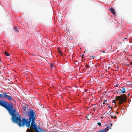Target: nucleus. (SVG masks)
I'll list each match as a JSON object with an SVG mask.
<instances>
[{
	"mask_svg": "<svg viewBox=\"0 0 132 132\" xmlns=\"http://www.w3.org/2000/svg\"><path fill=\"white\" fill-rule=\"evenodd\" d=\"M0 105L5 108L12 116V121L18 124L20 127L26 125L28 127H30L31 122H31H34L36 120L35 112L31 109L29 110L28 105L26 104H23L21 105L23 109L24 110V113L25 114H27L29 117L28 121L24 118H23L22 120H21L20 116L14 108L13 104L12 103L9 104L5 101H0Z\"/></svg>",
	"mask_w": 132,
	"mask_h": 132,
	"instance_id": "obj_1",
	"label": "nucleus"
},
{
	"mask_svg": "<svg viewBox=\"0 0 132 132\" xmlns=\"http://www.w3.org/2000/svg\"><path fill=\"white\" fill-rule=\"evenodd\" d=\"M127 96L123 94L120 96H116V100H119V104H122L123 102H126L127 100L126 98Z\"/></svg>",
	"mask_w": 132,
	"mask_h": 132,
	"instance_id": "obj_2",
	"label": "nucleus"
},
{
	"mask_svg": "<svg viewBox=\"0 0 132 132\" xmlns=\"http://www.w3.org/2000/svg\"><path fill=\"white\" fill-rule=\"evenodd\" d=\"M4 95V98L8 100L9 101H14V98L12 97V96L7 94L6 93L4 92L3 93Z\"/></svg>",
	"mask_w": 132,
	"mask_h": 132,
	"instance_id": "obj_3",
	"label": "nucleus"
},
{
	"mask_svg": "<svg viewBox=\"0 0 132 132\" xmlns=\"http://www.w3.org/2000/svg\"><path fill=\"white\" fill-rule=\"evenodd\" d=\"M109 128H110V129L111 128V127H107L105 128L104 129H102L100 130H99L97 132H107L109 130Z\"/></svg>",
	"mask_w": 132,
	"mask_h": 132,
	"instance_id": "obj_4",
	"label": "nucleus"
},
{
	"mask_svg": "<svg viewBox=\"0 0 132 132\" xmlns=\"http://www.w3.org/2000/svg\"><path fill=\"white\" fill-rule=\"evenodd\" d=\"M110 11L111 12L113 15H115L116 14L115 11L114 9L112 8H111L109 9Z\"/></svg>",
	"mask_w": 132,
	"mask_h": 132,
	"instance_id": "obj_5",
	"label": "nucleus"
},
{
	"mask_svg": "<svg viewBox=\"0 0 132 132\" xmlns=\"http://www.w3.org/2000/svg\"><path fill=\"white\" fill-rule=\"evenodd\" d=\"M4 54L5 55L7 56H9L10 55V54L9 53H7V52L6 51L5 52Z\"/></svg>",
	"mask_w": 132,
	"mask_h": 132,
	"instance_id": "obj_6",
	"label": "nucleus"
},
{
	"mask_svg": "<svg viewBox=\"0 0 132 132\" xmlns=\"http://www.w3.org/2000/svg\"><path fill=\"white\" fill-rule=\"evenodd\" d=\"M14 30L16 32H19V30H18V29L16 28H14Z\"/></svg>",
	"mask_w": 132,
	"mask_h": 132,
	"instance_id": "obj_7",
	"label": "nucleus"
},
{
	"mask_svg": "<svg viewBox=\"0 0 132 132\" xmlns=\"http://www.w3.org/2000/svg\"><path fill=\"white\" fill-rule=\"evenodd\" d=\"M3 94H0V98H4Z\"/></svg>",
	"mask_w": 132,
	"mask_h": 132,
	"instance_id": "obj_8",
	"label": "nucleus"
},
{
	"mask_svg": "<svg viewBox=\"0 0 132 132\" xmlns=\"http://www.w3.org/2000/svg\"><path fill=\"white\" fill-rule=\"evenodd\" d=\"M50 67L52 69V68L54 67V65L53 64L51 63L50 64Z\"/></svg>",
	"mask_w": 132,
	"mask_h": 132,
	"instance_id": "obj_9",
	"label": "nucleus"
},
{
	"mask_svg": "<svg viewBox=\"0 0 132 132\" xmlns=\"http://www.w3.org/2000/svg\"><path fill=\"white\" fill-rule=\"evenodd\" d=\"M85 67L86 68L88 69L90 67L88 65H87V64H86L85 65Z\"/></svg>",
	"mask_w": 132,
	"mask_h": 132,
	"instance_id": "obj_10",
	"label": "nucleus"
},
{
	"mask_svg": "<svg viewBox=\"0 0 132 132\" xmlns=\"http://www.w3.org/2000/svg\"><path fill=\"white\" fill-rule=\"evenodd\" d=\"M97 124L99 126H101V123L100 122H98L97 123Z\"/></svg>",
	"mask_w": 132,
	"mask_h": 132,
	"instance_id": "obj_11",
	"label": "nucleus"
},
{
	"mask_svg": "<svg viewBox=\"0 0 132 132\" xmlns=\"http://www.w3.org/2000/svg\"><path fill=\"white\" fill-rule=\"evenodd\" d=\"M119 94H120L122 93H121V91H122L121 89H120V90H119Z\"/></svg>",
	"mask_w": 132,
	"mask_h": 132,
	"instance_id": "obj_12",
	"label": "nucleus"
},
{
	"mask_svg": "<svg viewBox=\"0 0 132 132\" xmlns=\"http://www.w3.org/2000/svg\"><path fill=\"white\" fill-rule=\"evenodd\" d=\"M121 93H126V90H122L121 91Z\"/></svg>",
	"mask_w": 132,
	"mask_h": 132,
	"instance_id": "obj_13",
	"label": "nucleus"
},
{
	"mask_svg": "<svg viewBox=\"0 0 132 132\" xmlns=\"http://www.w3.org/2000/svg\"><path fill=\"white\" fill-rule=\"evenodd\" d=\"M117 68L118 69L119 68V67L118 66L117 67ZM118 69L117 70H116V71H118Z\"/></svg>",
	"mask_w": 132,
	"mask_h": 132,
	"instance_id": "obj_14",
	"label": "nucleus"
},
{
	"mask_svg": "<svg viewBox=\"0 0 132 132\" xmlns=\"http://www.w3.org/2000/svg\"><path fill=\"white\" fill-rule=\"evenodd\" d=\"M122 89H123V90H125V88L123 87H122Z\"/></svg>",
	"mask_w": 132,
	"mask_h": 132,
	"instance_id": "obj_15",
	"label": "nucleus"
},
{
	"mask_svg": "<svg viewBox=\"0 0 132 132\" xmlns=\"http://www.w3.org/2000/svg\"><path fill=\"white\" fill-rule=\"evenodd\" d=\"M116 93L117 94H119V92L117 91Z\"/></svg>",
	"mask_w": 132,
	"mask_h": 132,
	"instance_id": "obj_16",
	"label": "nucleus"
},
{
	"mask_svg": "<svg viewBox=\"0 0 132 132\" xmlns=\"http://www.w3.org/2000/svg\"><path fill=\"white\" fill-rule=\"evenodd\" d=\"M59 53L61 54L62 53V52L61 51H60L59 52Z\"/></svg>",
	"mask_w": 132,
	"mask_h": 132,
	"instance_id": "obj_17",
	"label": "nucleus"
},
{
	"mask_svg": "<svg viewBox=\"0 0 132 132\" xmlns=\"http://www.w3.org/2000/svg\"><path fill=\"white\" fill-rule=\"evenodd\" d=\"M102 52H103V53H105V51H102Z\"/></svg>",
	"mask_w": 132,
	"mask_h": 132,
	"instance_id": "obj_18",
	"label": "nucleus"
},
{
	"mask_svg": "<svg viewBox=\"0 0 132 132\" xmlns=\"http://www.w3.org/2000/svg\"><path fill=\"white\" fill-rule=\"evenodd\" d=\"M88 115H86V117H87V118H88Z\"/></svg>",
	"mask_w": 132,
	"mask_h": 132,
	"instance_id": "obj_19",
	"label": "nucleus"
},
{
	"mask_svg": "<svg viewBox=\"0 0 132 132\" xmlns=\"http://www.w3.org/2000/svg\"><path fill=\"white\" fill-rule=\"evenodd\" d=\"M129 95H130V94L129 93L128 94V96H129Z\"/></svg>",
	"mask_w": 132,
	"mask_h": 132,
	"instance_id": "obj_20",
	"label": "nucleus"
},
{
	"mask_svg": "<svg viewBox=\"0 0 132 132\" xmlns=\"http://www.w3.org/2000/svg\"><path fill=\"white\" fill-rule=\"evenodd\" d=\"M124 39V40H125V39H127V38H125Z\"/></svg>",
	"mask_w": 132,
	"mask_h": 132,
	"instance_id": "obj_21",
	"label": "nucleus"
},
{
	"mask_svg": "<svg viewBox=\"0 0 132 132\" xmlns=\"http://www.w3.org/2000/svg\"><path fill=\"white\" fill-rule=\"evenodd\" d=\"M84 56V54H83V55H82V57H83V56Z\"/></svg>",
	"mask_w": 132,
	"mask_h": 132,
	"instance_id": "obj_22",
	"label": "nucleus"
},
{
	"mask_svg": "<svg viewBox=\"0 0 132 132\" xmlns=\"http://www.w3.org/2000/svg\"><path fill=\"white\" fill-rule=\"evenodd\" d=\"M2 101H2V100H0V101L2 102Z\"/></svg>",
	"mask_w": 132,
	"mask_h": 132,
	"instance_id": "obj_23",
	"label": "nucleus"
},
{
	"mask_svg": "<svg viewBox=\"0 0 132 132\" xmlns=\"http://www.w3.org/2000/svg\"><path fill=\"white\" fill-rule=\"evenodd\" d=\"M103 104H105V102H103Z\"/></svg>",
	"mask_w": 132,
	"mask_h": 132,
	"instance_id": "obj_24",
	"label": "nucleus"
},
{
	"mask_svg": "<svg viewBox=\"0 0 132 132\" xmlns=\"http://www.w3.org/2000/svg\"><path fill=\"white\" fill-rule=\"evenodd\" d=\"M132 64V62H130V64Z\"/></svg>",
	"mask_w": 132,
	"mask_h": 132,
	"instance_id": "obj_25",
	"label": "nucleus"
},
{
	"mask_svg": "<svg viewBox=\"0 0 132 132\" xmlns=\"http://www.w3.org/2000/svg\"><path fill=\"white\" fill-rule=\"evenodd\" d=\"M105 102H106V100H105Z\"/></svg>",
	"mask_w": 132,
	"mask_h": 132,
	"instance_id": "obj_26",
	"label": "nucleus"
},
{
	"mask_svg": "<svg viewBox=\"0 0 132 132\" xmlns=\"http://www.w3.org/2000/svg\"><path fill=\"white\" fill-rule=\"evenodd\" d=\"M118 113V112H116V113Z\"/></svg>",
	"mask_w": 132,
	"mask_h": 132,
	"instance_id": "obj_27",
	"label": "nucleus"
},
{
	"mask_svg": "<svg viewBox=\"0 0 132 132\" xmlns=\"http://www.w3.org/2000/svg\"><path fill=\"white\" fill-rule=\"evenodd\" d=\"M113 117V116H112V117H112V118Z\"/></svg>",
	"mask_w": 132,
	"mask_h": 132,
	"instance_id": "obj_28",
	"label": "nucleus"
},
{
	"mask_svg": "<svg viewBox=\"0 0 132 132\" xmlns=\"http://www.w3.org/2000/svg\"><path fill=\"white\" fill-rule=\"evenodd\" d=\"M28 53V52L26 53H26Z\"/></svg>",
	"mask_w": 132,
	"mask_h": 132,
	"instance_id": "obj_29",
	"label": "nucleus"
},
{
	"mask_svg": "<svg viewBox=\"0 0 132 132\" xmlns=\"http://www.w3.org/2000/svg\"><path fill=\"white\" fill-rule=\"evenodd\" d=\"M28 53V52L26 53H26Z\"/></svg>",
	"mask_w": 132,
	"mask_h": 132,
	"instance_id": "obj_30",
	"label": "nucleus"
},
{
	"mask_svg": "<svg viewBox=\"0 0 132 132\" xmlns=\"http://www.w3.org/2000/svg\"><path fill=\"white\" fill-rule=\"evenodd\" d=\"M28 53V52L26 53H26Z\"/></svg>",
	"mask_w": 132,
	"mask_h": 132,
	"instance_id": "obj_31",
	"label": "nucleus"
},
{
	"mask_svg": "<svg viewBox=\"0 0 132 132\" xmlns=\"http://www.w3.org/2000/svg\"><path fill=\"white\" fill-rule=\"evenodd\" d=\"M112 125V124H111V125Z\"/></svg>",
	"mask_w": 132,
	"mask_h": 132,
	"instance_id": "obj_32",
	"label": "nucleus"
}]
</instances>
